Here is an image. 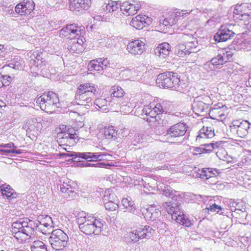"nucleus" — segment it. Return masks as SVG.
I'll list each match as a JSON object with an SVG mask.
<instances>
[{
    "mask_svg": "<svg viewBox=\"0 0 251 251\" xmlns=\"http://www.w3.org/2000/svg\"><path fill=\"white\" fill-rule=\"evenodd\" d=\"M34 226L33 221L22 219L12 223L10 231L18 242L22 243L34 235Z\"/></svg>",
    "mask_w": 251,
    "mask_h": 251,
    "instance_id": "1",
    "label": "nucleus"
},
{
    "mask_svg": "<svg viewBox=\"0 0 251 251\" xmlns=\"http://www.w3.org/2000/svg\"><path fill=\"white\" fill-rule=\"evenodd\" d=\"M59 98L57 95L52 92L44 93L36 99V103L40 108L47 113H52L59 107Z\"/></svg>",
    "mask_w": 251,
    "mask_h": 251,
    "instance_id": "2",
    "label": "nucleus"
},
{
    "mask_svg": "<svg viewBox=\"0 0 251 251\" xmlns=\"http://www.w3.org/2000/svg\"><path fill=\"white\" fill-rule=\"evenodd\" d=\"M156 83L160 87L171 88L174 90L180 91V79L176 73L167 72L158 75Z\"/></svg>",
    "mask_w": 251,
    "mask_h": 251,
    "instance_id": "3",
    "label": "nucleus"
},
{
    "mask_svg": "<svg viewBox=\"0 0 251 251\" xmlns=\"http://www.w3.org/2000/svg\"><path fill=\"white\" fill-rule=\"evenodd\" d=\"M187 125L184 123H178L169 127L166 133L161 137L163 142L173 143L177 139L184 136L187 130Z\"/></svg>",
    "mask_w": 251,
    "mask_h": 251,
    "instance_id": "4",
    "label": "nucleus"
},
{
    "mask_svg": "<svg viewBox=\"0 0 251 251\" xmlns=\"http://www.w3.org/2000/svg\"><path fill=\"white\" fill-rule=\"evenodd\" d=\"M163 207L171 214L172 219L176 221L177 223L189 227L192 225V223L188 218L184 215L182 212L179 211V208L176 204L171 202H165L163 204Z\"/></svg>",
    "mask_w": 251,
    "mask_h": 251,
    "instance_id": "5",
    "label": "nucleus"
},
{
    "mask_svg": "<svg viewBox=\"0 0 251 251\" xmlns=\"http://www.w3.org/2000/svg\"><path fill=\"white\" fill-rule=\"evenodd\" d=\"M49 241L54 250L60 251L67 246L69 237L62 230L56 229L52 231Z\"/></svg>",
    "mask_w": 251,
    "mask_h": 251,
    "instance_id": "6",
    "label": "nucleus"
},
{
    "mask_svg": "<svg viewBox=\"0 0 251 251\" xmlns=\"http://www.w3.org/2000/svg\"><path fill=\"white\" fill-rule=\"evenodd\" d=\"M165 104V101L156 103L154 102L151 103L149 105L145 106L142 110L143 113L147 116H150L156 122L157 119L160 118L159 114L162 113L167 109Z\"/></svg>",
    "mask_w": 251,
    "mask_h": 251,
    "instance_id": "7",
    "label": "nucleus"
},
{
    "mask_svg": "<svg viewBox=\"0 0 251 251\" xmlns=\"http://www.w3.org/2000/svg\"><path fill=\"white\" fill-rule=\"evenodd\" d=\"M251 124L246 120L233 121L229 126L230 130L234 135L243 138L248 134Z\"/></svg>",
    "mask_w": 251,
    "mask_h": 251,
    "instance_id": "8",
    "label": "nucleus"
},
{
    "mask_svg": "<svg viewBox=\"0 0 251 251\" xmlns=\"http://www.w3.org/2000/svg\"><path fill=\"white\" fill-rule=\"evenodd\" d=\"M50 123V119L44 117L32 118L28 120L25 125V128L30 131L41 130L43 127L47 126Z\"/></svg>",
    "mask_w": 251,
    "mask_h": 251,
    "instance_id": "9",
    "label": "nucleus"
},
{
    "mask_svg": "<svg viewBox=\"0 0 251 251\" xmlns=\"http://www.w3.org/2000/svg\"><path fill=\"white\" fill-rule=\"evenodd\" d=\"M233 27L234 26L231 25L221 26L219 31L214 35L215 40L220 42L230 39L235 34Z\"/></svg>",
    "mask_w": 251,
    "mask_h": 251,
    "instance_id": "10",
    "label": "nucleus"
},
{
    "mask_svg": "<svg viewBox=\"0 0 251 251\" xmlns=\"http://www.w3.org/2000/svg\"><path fill=\"white\" fill-rule=\"evenodd\" d=\"M145 39H138L129 42L126 50L132 55L137 56L141 55L145 50Z\"/></svg>",
    "mask_w": 251,
    "mask_h": 251,
    "instance_id": "11",
    "label": "nucleus"
},
{
    "mask_svg": "<svg viewBox=\"0 0 251 251\" xmlns=\"http://www.w3.org/2000/svg\"><path fill=\"white\" fill-rule=\"evenodd\" d=\"M104 222L100 221H96L93 223L89 224L82 225L79 226L80 230L87 235H91L94 234L95 235H99L102 231V228L103 226Z\"/></svg>",
    "mask_w": 251,
    "mask_h": 251,
    "instance_id": "12",
    "label": "nucleus"
},
{
    "mask_svg": "<svg viewBox=\"0 0 251 251\" xmlns=\"http://www.w3.org/2000/svg\"><path fill=\"white\" fill-rule=\"evenodd\" d=\"M83 29L81 28V27L76 26L71 24L67 25L65 27L62 28L60 30L59 36L62 38L66 37L71 39L75 37L77 35H81Z\"/></svg>",
    "mask_w": 251,
    "mask_h": 251,
    "instance_id": "13",
    "label": "nucleus"
},
{
    "mask_svg": "<svg viewBox=\"0 0 251 251\" xmlns=\"http://www.w3.org/2000/svg\"><path fill=\"white\" fill-rule=\"evenodd\" d=\"M232 55L230 51L222 50L216 56L212 58L210 62L205 64L207 67L210 65H219L227 62L231 58Z\"/></svg>",
    "mask_w": 251,
    "mask_h": 251,
    "instance_id": "14",
    "label": "nucleus"
},
{
    "mask_svg": "<svg viewBox=\"0 0 251 251\" xmlns=\"http://www.w3.org/2000/svg\"><path fill=\"white\" fill-rule=\"evenodd\" d=\"M34 7L35 4L32 0H24L16 6L15 10L21 15H25L30 14L34 10Z\"/></svg>",
    "mask_w": 251,
    "mask_h": 251,
    "instance_id": "15",
    "label": "nucleus"
},
{
    "mask_svg": "<svg viewBox=\"0 0 251 251\" xmlns=\"http://www.w3.org/2000/svg\"><path fill=\"white\" fill-rule=\"evenodd\" d=\"M109 64V61L107 58H100L91 60L88 65V69L91 72L96 71L100 72L105 69Z\"/></svg>",
    "mask_w": 251,
    "mask_h": 251,
    "instance_id": "16",
    "label": "nucleus"
},
{
    "mask_svg": "<svg viewBox=\"0 0 251 251\" xmlns=\"http://www.w3.org/2000/svg\"><path fill=\"white\" fill-rule=\"evenodd\" d=\"M181 42H185L190 53L196 52L197 51V47L198 42L196 38L194 37L192 34H180L178 36Z\"/></svg>",
    "mask_w": 251,
    "mask_h": 251,
    "instance_id": "17",
    "label": "nucleus"
},
{
    "mask_svg": "<svg viewBox=\"0 0 251 251\" xmlns=\"http://www.w3.org/2000/svg\"><path fill=\"white\" fill-rule=\"evenodd\" d=\"M151 23V19L146 15H139L133 18L130 25L137 29H142L145 24L149 25Z\"/></svg>",
    "mask_w": 251,
    "mask_h": 251,
    "instance_id": "18",
    "label": "nucleus"
},
{
    "mask_svg": "<svg viewBox=\"0 0 251 251\" xmlns=\"http://www.w3.org/2000/svg\"><path fill=\"white\" fill-rule=\"evenodd\" d=\"M93 96L77 90L75 96V102L78 105H84L88 108L92 105Z\"/></svg>",
    "mask_w": 251,
    "mask_h": 251,
    "instance_id": "19",
    "label": "nucleus"
},
{
    "mask_svg": "<svg viewBox=\"0 0 251 251\" xmlns=\"http://www.w3.org/2000/svg\"><path fill=\"white\" fill-rule=\"evenodd\" d=\"M92 3V0H70L69 7L73 11H79L87 9Z\"/></svg>",
    "mask_w": 251,
    "mask_h": 251,
    "instance_id": "20",
    "label": "nucleus"
},
{
    "mask_svg": "<svg viewBox=\"0 0 251 251\" xmlns=\"http://www.w3.org/2000/svg\"><path fill=\"white\" fill-rule=\"evenodd\" d=\"M78 159H84L87 161H96L107 159V155L104 153L92 152H79Z\"/></svg>",
    "mask_w": 251,
    "mask_h": 251,
    "instance_id": "21",
    "label": "nucleus"
},
{
    "mask_svg": "<svg viewBox=\"0 0 251 251\" xmlns=\"http://www.w3.org/2000/svg\"><path fill=\"white\" fill-rule=\"evenodd\" d=\"M141 6L140 3L132 4L128 1L124 2L121 5V10L123 14L126 16L134 15L139 10Z\"/></svg>",
    "mask_w": 251,
    "mask_h": 251,
    "instance_id": "22",
    "label": "nucleus"
},
{
    "mask_svg": "<svg viewBox=\"0 0 251 251\" xmlns=\"http://www.w3.org/2000/svg\"><path fill=\"white\" fill-rule=\"evenodd\" d=\"M96 221H100V220L97 219L95 217L83 211L79 212L77 216L76 222L79 226H80L82 225L93 223Z\"/></svg>",
    "mask_w": 251,
    "mask_h": 251,
    "instance_id": "23",
    "label": "nucleus"
},
{
    "mask_svg": "<svg viewBox=\"0 0 251 251\" xmlns=\"http://www.w3.org/2000/svg\"><path fill=\"white\" fill-rule=\"evenodd\" d=\"M142 213L145 218L151 221L155 220L161 215L160 211L158 209L154 208L152 205H150L147 208L143 209Z\"/></svg>",
    "mask_w": 251,
    "mask_h": 251,
    "instance_id": "24",
    "label": "nucleus"
},
{
    "mask_svg": "<svg viewBox=\"0 0 251 251\" xmlns=\"http://www.w3.org/2000/svg\"><path fill=\"white\" fill-rule=\"evenodd\" d=\"M171 51L170 45L166 42L159 44L154 49V54L160 58H165L167 56Z\"/></svg>",
    "mask_w": 251,
    "mask_h": 251,
    "instance_id": "25",
    "label": "nucleus"
},
{
    "mask_svg": "<svg viewBox=\"0 0 251 251\" xmlns=\"http://www.w3.org/2000/svg\"><path fill=\"white\" fill-rule=\"evenodd\" d=\"M194 111L200 116H204L208 112V105L205 103L194 100L192 105Z\"/></svg>",
    "mask_w": 251,
    "mask_h": 251,
    "instance_id": "26",
    "label": "nucleus"
},
{
    "mask_svg": "<svg viewBox=\"0 0 251 251\" xmlns=\"http://www.w3.org/2000/svg\"><path fill=\"white\" fill-rule=\"evenodd\" d=\"M136 231L139 239H142L151 237L152 231H153L154 229L148 226H141L136 229Z\"/></svg>",
    "mask_w": 251,
    "mask_h": 251,
    "instance_id": "27",
    "label": "nucleus"
},
{
    "mask_svg": "<svg viewBox=\"0 0 251 251\" xmlns=\"http://www.w3.org/2000/svg\"><path fill=\"white\" fill-rule=\"evenodd\" d=\"M97 86L93 83H86L81 84L78 87L80 92H84L89 95L94 97L97 91Z\"/></svg>",
    "mask_w": 251,
    "mask_h": 251,
    "instance_id": "28",
    "label": "nucleus"
},
{
    "mask_svg": "<svg viewBox=\"0 0 251 251\" xmlns=\"http://www.w3.org/2000/svg\"><path fill=\"white\" fill-rule=\"evenodd\" d=\"M108 100L105 99L99 98L95 100L94 103L96 105V108L103 112H107L108 109L107 107L108 105H110V99L108 98Z\"/></svg>",
    "mask_w": 251,
    "mask_h": 251,
    "instance_id": "29",
    "label": "nucleus"
},
{
    "mask_svg": "<svg viewBox=\"0 0 251 251\" xmlns=\"http://www.w3.org/2000/svg\"><path fill=\"white\" fill-rule=\"evenodd\" d=\"M57 135L58 137H59L64 140H67L66 142L72 145L76 143V141L75 140L78 141L76 135L75 134L71 133L69 131H59L58 132Z\"/></svg>",
    "mask_w": 251,
    "mask_h": 251,
    "instance_id": "30",
    "label": "nucleus"
},
{
    "mask_svg": "<svg viewBox=\"0 0 251 251\" xmlns=\"http://www.w3.org/2000/svg\"><path fill=\"white\" fill-rule=\"evenodd\" d=\"M209 114L210 117L213 119L222 120L225 118V114L220 106L219 107L215 106L212 108L209 112Z\"/></svg>",
    "mask_w": 251,
    "mask_h": 251,
    "instance_id": "31",
    "label": "nucleus"
},
{
    "mask_svg": "<svg viewBox=\"0 0 251 251\" xmlns=\"http://www.w3.org/2000/svg\"><path fill=\"white\" fill-rule=\"evenodd\" d=\"M43 55L44 54L42 52H34L30 56V64L37 67L41 66L44 62Z\"/></svg>",
    "mask_w": 251,
    "mask_h": 251,
    "instance_id": "32",
    "label": "nucleus"
},
{
    "mask_svg": "<svg viewBox=\"0 0 251 251\" xmlns=\"http://www.w3.org/2000/svg\"><path fill=\"white\" fill-rule=\"evenodd\" d=\"M119 5L116 1L106 0L102 7L107 12H112L118 10Z\"/></svg>",
    "mask_w": 251,
    "mask_h": 251,
    "instance_id": "33",
    "label": "nucleus"
},
{
    "mask_svg": "<svg viewBox=\"0 0 251 251\" xmlns=\"http://www.w3.org/2000/svg\"><path fill=\"white\" fill-rule=\"evenodd\" d=\"M1 194L7 199L14 198L16 197V193L9 185L3 184L0 186Z\"/></svg>",
    "mask_w": 251,
    "mask_h": 251,
    "instance_id": "34",
    "label": "nucleus"
},
{
    "mask_svg": "<svg viewBox=\"0 0 251 251\" xmlns=\"http://www.w3.org/2000/svg\"><path fill=\"white\" fill-rule=\"evenodd\" d=\"M215 135L214 129L212 127L203 126L199 131L198 138H211Z\"/></svg>",
    "mask_w": 251,
    "mask_h": 251,
    "instance_id": "35",
    "label": "nucleus"
},
{
    "mask_svg": "<svg viewBox=\"0 0 251 251\" xmlns=\"http://www.w3.org/2000/svg\"><path fill=\"white\" fill-rule=\"evenodd\" d=\"M179 43L176 48V53L178 56L183 57L185 55L189 54L190 51L187 49V46L185 42Z\"/></svg>",
    "mask_w": 251,
    "mask_h": 251,
    "instance_id": "36",
    "label": "nucleus"
},
{
    "mask_svg": "<svg viewBox=\"0 0 251 251\" xmlns=\"http://www.w3.org/2000/svg\"><path fill=\"white\" fill-rule=\"evenodd\" d=\"M192 11L177 9L172 12V16H174V18L176 20L175 21L176 23L181 18L186 17L190 14Z\"/></svg>",
    "mask_w": 251,
    "mask_h": 251,
    "instance_id": "37",
    "label": "nucleus"
},
{
    "mask_svg": "<svg viewBox=\"0 0 251 251\" xmlns=\"http://www.w3.org/2000/svg\"><path fill=\"white\" fill-rule=\"evenodd\" d=\"M241 11L240 15L242 20H243L244 17H250L251 16V4L248 3H243L240 6Z\"/></svg>",
    "mask_w": 251,
    "mask_h": 251,
    "instance_id": "38",
    "label": "nucleus"
},
{
    "mask_svg": "<svg viewBox=\"0 0 251 251\" xmlns=\"http://www.w3.org/2000/svg\"><path fill=\"white\" fill-rule=\"evenodd\" d=\"M68 49L73 53L76 52L78 53L82 51L83 47L77 45L75 40H73L72 38L69 40Z\"/></svg>",
    "mask_w": 251,
    "mask_h": 251,
    "instance_id": "39",
    "label": "nucleus"
},
{
    "mask_svg": "<svg viewBox=\"0 0 251 251\" xmlns=\"http://www.w3.org/2000/svg\"><path fill=\"white\" fill-rule=\"evenodd\" d=\"M104 135L107 139L115 140L117 138V133L113 126L108 127L104 130Z\"/></svg>",
    "mask_w": 251,
    "mask_h": 251,
    "instance_id": "40",
    "label": "nucleus"
},
{
    "mask_svg": "<svg viewBox=\"0 0 251 251\" xmlns=\"http://www.w3.org/2000/svg\"><path fill=\"white\" fill-rule=\"evenodd\" d=\"M122 201L123 205L125 208L131 213H134L136 210L134 206V203L133 201H131V199L130 198H124L123 199Z\"/></svg>",
    "mask_w": 251,
    "mask_h": 251,
    "instance_id": "41",
    "label": "nucleus"
},
{
    "mask_svg": "<svg viewBox=\"0 0 251 251\" xmlns=\"http://www.w3.org/2000/svg\"><path fill=\"white\" fill-rule=\"evenodd\" d=\"M65 151H66L68 152L66 153H60L57 155H58L60 157H72V161L74 162H80V159H78V153L79 152H70L67 151L66 148L64 149Z\"/></svg>",
    "mask_w": 251,
    "mask_h": 251,
    "instance_id": "42",
    "label": "nucleus"
},
{
    "mask_svg": "<svg viewBox=\"0 0 251 251\" xmlns=\"http://www.w3.org/2000/svg\"><path fill=\"white\" fill-rule=\"evenodd\" d=\"M125 240L127 243L136 242L139 240V237L136 230L130 231L126 233L125 237Z\"/></svg>",
    "mask_w": 251,
    "mask_h": 251,
    "instance_id": "43",
    "label": "nucleus"
},
{
    "mask_svg": "<svg viewBox=\"0 0 251 251\" xmlns=\"http://www.w3.org/2000/svg\"><path fill=\"white\" fill-rule=\"evenodd\" d=\"M111 95L115 98H122L125 94L123 89L120 86H114L110 90Z\"/></svg>",
    "mask_w": 251,
    "mask_h": 251,
    "instance_id": "44",
    "label": "nucleus"
},
{
    "mask_svg": "<svg viewBox=\"0 0 251 251\" xmlns=\"http://www.w3.org/2000/svg\"><path fill=\"white\" fill-rule=\"evenodd\" d=\"M213 174V168H203L200 174V177L205 179H210L214 177Z\"/></svg>",
    "mask_w": 251,
    "mask_h": 251,
    "instance_id": "45",
    "label": "nucleus"
},
{
    "mask_svg": "<svg viewBox=\"0 0 251 251\" xmlns=\"http://www.w3.org/2000/svg\"><path fill=\"white\" fill-rule=\"evenodd\" d=\"M33 223L35 224L34 229L36 228V230H38L39 231L44 234H51V232L52 231L51 230V227H45L42 225H37V224L34 223V221H33Z\"/></svg>",
    "mask_w": 251,
    "mask_h": 251,
    "instance_id": "46",
    "label": "nucleus"
},
{
    "mask_svg": "<svg viewBox=\"0 0 251 251\" xmlns=\"http://www.w3.org/2000/svg\"><path fill=\"white\" fill-rule=\"evenodd\" d=\"M83 167H100V168H106L107 166H110L108 164H105L104 162H99L96 163H90L88 162H85L81 164Z\"/></svg>",
    "mask_w": 251,
    "mask_h": 251,
    "instance_id": "47",
    "label": "nucleus"
},
{
    "mask_svg": "<svg viewBox=\"0 0 251 251\" xmlns=\"http://www.w3.org/2000/svg\"><path fill=\"white\" fill-rule=\"evenodd\" d=\"M104 206L106 209L109 211H114L118 208V203L113 201L112 200H109V201L105 202Z\"/></svg>",
    "mask_w": 251,
    "mask_h": 251,
    "instance_id": "48",
    "label": "nucleus"
},
{
    "mask_svg": "<svg viewBox=\"0 0 251 251\" xmlns=\"http://www.w3.org/2000/svg\"><path fill=\"white\" fill-rule=\"evenodd\" d=\"M195 100L201 101L208 105H210L211 103L210 97L207 95L198 96L195 99Z\"/></svg>",
    "mask_w": 251,
    "mask_h": 251,
    "instance_id": "49",
    "label": "nucleus"
},
{
    "mask_svg": "<svg viewBox=\"0 0 251 251\" xmlns=\"http://www.w3.org/2000/svg\"><path fill=\"white\" fill-rule=\"evenodd\" d=\"M64 193L65 194L64 197H66L74 198L76 196V194L74 192V188L71 184L66 188V192Z\"/></svg>",
    "mask_w": 251,
    "mask_h": 251,
    "instance_id": "50",
    "label": "nucleus"
},
{
    "mask_svg": "<svg viewBox=\"0 0 251 251\" xmlns=\"http://www.w3.org/2000/svg\"><path fill=\"white\" fill-rule=\"evenodd\" d=\"M2 82L3 83V86H8L12 80L11 76L7 75H1Z\"/></svg>",
    "mask_w": 251,
    "mask_h": 251,
    "instance_id": "51",
    "label": "nucleus"
},
{
    "mask_svg": "<svg viewBox=\"0 0 251 251\" xmlns=\"http://www.w3.org/2000/svg\"><path fill=\"white\" fill-rule=\"evenodd\" d=\"M45 221H46L47 222L46 223L44 224H41L40 225H42L44 226L47 227H52V220L51 218L48 215L45 216Z\"/></svg>",
    "mask_w": 251,
    "mask_h": 251,
    "instance_id": "52",
    "label": "nucleus"
},
{
    "mask_svg": "<svg viewBox=\"0 0 251 251\" xmlns=\"http://www.w3.org/2000/svg\"><path fill=\"white\" fill-rule=\"evenodd\" d=\"M69 181L68 179H66V181H65V180L63 181V182H62V180H60V183L59 184L60 189L62 193H66V188L69 186L70 185L69 184Z\"/></svg>",
    "mask_w": 251,
    "mask_h": 251,
    "instance_id": "53",
    "label": "nucleus"
},
{
    "mask_svg": "<svg viewBox=\"0 0 251 251\" xmlns=\"http://www.w3.org/2000/svg\"><path fill=\"white\" fill-rule=\"evenodd\" d=\"M104 200H107L108 201H109V200H112L113 201L116 202V203L119 202L116 196L113 193H110L108 195H105L104 196Z\"/></svg>",
    "mask_w": 251,
    "mask_h": 251,
    "instance_id": "54",
    "label": "nucleus"
},
{
    "mask_svg": "<svg viewBox=\"0 0 251 251\" xmlns=\"http://www.w3.org/2000/svg\"><path fill=\"white\" fill-rule=\"evenodd\" d=\"M83 33V32H82V33L81 35H77L75 37H74L73 38V40H75V41L76 42V44L78 46L83 47V44L84 43V40L85 39L82 36Z\"/></svg>",
    "mask_w": 251,
    "mask_h": 251,
    "instance_id": "55",
    "label": "nucleus"
},
{
    "mask_svg": "<svg viewBox=\"0 0 251 251\" xmlns=\"http://www.w3.org/2000/svg\"><path fill=\"white\" fill-rule=\"evenodd\" d=\"M45 245L44 243L41 241H35L33 243V245H32L31 249H37L40 248L45 247Z\"/></svg>",
    "mask_w": 251,
    "mask_h": 251,
    "instance_id": "56",
    "label": "nucleus"
},
{
    "mask_svg": "<svg viewBox=\"0 0 251 251\" xmlns=\"http://www.w3.org/2000/svg\"><path fill=\"white\" fill-rule=\"evenodd\" d=\"M203 146L204 147L203 150L209 152L212 151L215 148V147H217V144L212 143L210 144H204L203 145Z\"/></svg>",
    "mask_w": 251,
    "mask_h": 251,
    "instance_id": "57",
    "label": "nucleus"
},
{
    "mask_svg": "<svg viewBox=\"0 0 251 251\" xmlns=\"http://www.w3.org/2000/svg\"><path fill=\"white\" fill-rule=\"evenodd\" d=\"M207 209L209 212L210 211L211 212L215 211L218 212L219 210L221 209V207L219 206L215 203L210 205L209 207L207 208Z\"/></svg>",
    "mask_w": 251,
    "mask_h": 251,
    "instance_id": "58",
    "label": "nucleus"
},
{
    "mask_svg": "<svg viewBox=\"0 0 251 251\" xmlns=\"http://www.w3.org/2000/svg\"><path fill=\"white\" fill-rule=\"evenodd\" d=\"M1 151L6 153H15L17 154H20L22 153L20 150H16L15 149H9V150H1Z\"/></svg>",
    "mask_w": 251,
    "mask_h": 251,
    "instance_id": "59",
    "label": "nucleus"
},
{
    "mask_svg": "<svg viewBox=\"0 0 251 251\" xmlns=\"http://www.w3.org/2000/svg\"><path fill=\"white\" fill-rule=\"evenodd\" d=\"M120 111L124 114L129 113L130 111L131 108L129 104L128 105H122V107H120Z\"/></svg>",
    "mask_w": 251,
    "mask_h": 251,
    "instance_id": "60",
    "label": "nucleus"
},
{
    "mask_svg": "<svg viewBox=\"0 0 251 251\" xmlns=\"http://www.w3.org/2000/svg\"><path fill=\"white\" fill-rule=\"evenodd\" d=\"M46 221H45V216L43 215H40L38 217V220L36 221H34L35 224H37V225H41V224L46 223Z\"/></svg>",
    "mask_w": 251,
    "mask_h": 251,
    "instance_id": "61",
    "label": "nucleus"
},
{
    "mask_svg": "<svg viewBox=\"0 0 251 251\" xmlns=\"http://www.w3.org/2000/svg\"><path fill=\"white\" fill-rule=\"evenodd\" d=\"M171 190H172L170 189L169 186H165L163 190V195L166 196L167 197H168V196H170L169 194L170 193Z\"/></svg>",
    "mask_w": 251,
    "mask_h": 251,
    "instance_id": "62",
    "label": "nucleus"
},
{
    "mask_svg": "<svg viewBox=\"0 0 251 251\" xmlns=\"http://www.w3.org/2000/svg\"><path fill=\"white\" fill-rule=\"evenodd\" d=\"M0 146L2 147H4V148H9V149H16V147L12 143H8V144H2Z\"/></svg>",
    "mask_w": 251,
    "mask_h": 251,
    "instance_id": "63",
    "label": "nucleus"
},
{
    "mask_svg": "<svg viewBox=\"0 0 251 251\" xmlns=\"http://www.w3.org/2000/svg\"><path fill=\"white\" fill-rule=\"evenodd\" d=\"M169 19V23L170 24V26H172L176 24V20L174 18V16H172V13H171L169 17L168 18Z\"/></svg>",
    "mask_w": 251,
    "mask_h": 251,
    "instance_id": "64",
    "label": "nucleus"
}]
</instances>
